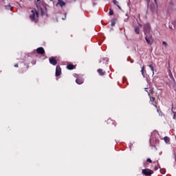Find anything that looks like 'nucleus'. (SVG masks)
Instances as JSON below:
<instances>
[{
  "label": "nucleus",
  "instance_id": "21",
  "mask_svg": "<svg viewBox=\"0 0 176 176\" xmlns=\"http://www.w3.org/2000/svg\"><path fill=\"white\" fill-rule=\"evenodd\" d=\"M144 71H145V66L143 65L142 69H141V72H142V76H144V78H145V74H144Z\"/></svg>",
  "mask_w": 176,
  "mask_h": 176
},
{
  "label": "nucleus",
  "instance_id": "26",
  "mask_svg": "<svg viewBox=\"0 0 176 176\" xmlns=\"http://www.w3.org/2000/svg\"><path fill=\"white\" fill-rule=\"evenodd\" d=\"M40 10H41V15L43 16V14H45V12L43 11V8H40Z\"/></svg>",
  "mask_w": 176,
  "mask_h": 176
},
{
  "label": "nucleus",
  "instance_id": "35",
  "mask_svg": "<svg viewBox=\"0 0 176 176\" xmlns=\"http://www.w3.org/2000/svg\"><path fill=\"white\" fill-rule=\"evenodd\" d=\"M165 173H166V172L161 170V173H162V174H165Z\"/></svg>",
  "mask_w": 176,
  "mask_h": 176
},
{
  "label": "nucleus",
  "instance_id": "38",
  "mask_svg": "<svg viewBox=\"0 0 176 176\" xmlns=\"http://www.w3.org/2000/svg\"><path fill=\"white\" fill-rule=\"evenodd\" d=\"M29 1H32V0H29Z\"/></svg>",
  "mask_w": 176,
  "mask_h": 176
},
{
  "label": "nucleus",
  "instance_id": "2",
  "mask_svg": "<svg viewBox=\"0 0 176 176\" xmlns=\"http://www.w3.org/2000/svg\"><path fill=\"white\" fill-rule=\"evenodd\" d=\"M145 35V41H146V43L148 45V46H152V43L154 42L153 36L152 34H144Z\"/></svg>",
  "mask_w": 176,
  "mask_h": 176
},
{
  "label": "nucleus",
  "instance_id": "29",
  "mask_svg": "<svg viewBox=\"0 0 176 176\" xmlns=\"http://www.w3.org/2000/svg\"><path fill=\"white\" fill-rule=\"evenodd\" d=\"M154 2L155 3L156 6H157V0H154Z\"/></svg>",
  "mask_w": 176,
  "mask_h": 176
},
{
  "label": "nucleus",
  "instance_id": "22",
  "mask_svg": "<svg viewBox=\"0 0 176 176\" xmlns=\"http://www.w3.org/2000/svg\"><path fill=\"white\" fill-rule=\"evenodd\" d=\"M6 10H12V6L10 5H8L5 6Z\"/></svg>",
  "mask_w": 176,
  "mask_h": 176
},
{
  "label": "nucleus",
  "instance_id": "34",
  "mask_svg": "<svg viewBox=\"0 0 176 176\" xmlns=\"http://www.w3.org/2000/svg\"><path fill=\"white\" fill-rule=\"evenodd\" d=\"M165 173H166V172L161 170V173H162V174H165Z\"/></svg>",
  "mask_w": 176,
  "mask_h": 176
},
{
  "label": "nucleus",
  "instance_id": "32",
  "mask_svg": "<svg viewBox=\"0 0 176 176\" xmlns=\"http://www.w3.org/2000/svg\"><path fill=\"white\" fill-rule=\"evenodd\" d=\"M168 74L171 73V69H168Z\"/></svg>",
  "mask_w": 176,
  "mask_h": 176
},
{
  "label": "nucleus",
  "instance_id": "36",
  "mask_svg": "<svg viewBox=\"0 0 176 176\" xmlns=\"http://www.w3.org/2000/svg\"><path fill=\"white\" fill-rule=\"evenodd\" d=\"M66 17H67V16H65V18H63L62 19H63V20H65Z\"/></svg>",
  "mask_w": 176,
  "mask_h": 176
},
{
  "label": "nucleus",
  "instance_id": "10",
  "mask_svg": "<svg viewBox=\"0 0 176 176\" xmlns=\"http://www.w3.org/2000/svg\"><path fill=\"white\" fill-rule=\"evenodd\" d=\"M57 5H59L60 8H63V6H65V2L63 1V0H58L56 6Z\"/></svg>",
  "mask_w": 176,
  "mask_h": 176
},
{
  "label": "nucleus",
  "instance_id": "12",
  "mask_svg": "<svg viewBox=\"0 0 176 176\" xmlns=\"http://www.w3.org/2000/svg\"><path fill=\"white\" fill-rule=\"evenodd\" d=\"M67 69H69V70L75 69V65L72 64H69L67 65Z\"/></svg>",
  "mask_w": 176,
  "mask_h": 176
},
{
  "label": "nucleus",
  "instance_id": "11",
  "mask_svg": "<svg viewBox=\"0 0 176 176\" xmlns=\"http://www.w3.org/2000/svg\"><path fill=\"white\" fill-rule=\"evenodd\" d=\"M145 91H147L148 96H150V101H151V102H154L155 100V97L151 96V94L148 92V89L145 88Z\"/></svg>",
  "mask_w": 176,
  "mask_h": 176
},
{
  "label": "nucleus",
  "instance_id": "7",
  "mask_svg": "<svg viewBox=\"0 0 176 176\" xmlns=\"http://www.w3.org/2000/svg\"><path fill=\"white\" fill-rule=\"evenodd\" d=\"M36 53H37V54L43 55L45 54V49H43V47H38L36 49Z\"/></svg>",
  "mask_w": 176,
  "mask_h": 176
},
{
  "label": "nucleus",
  "instance_id": "17",
  "mask_svg": "<svg viewBox=\"0 0 176 176\" xmlns=\"http://www.w3.org/2000/svg\"><path fill=\"white\" fill-rule=\"evenodd\" d=\"M171 111H172L173 113H174L173 119H175V112H174V103H173V102L171 104Z\"/></svg>",
  "mask_w": 176,
  "mask_h": 176
},
{
  "label": "nucleus",
  "instance_id": "9",
  "mask_svg": "<svg viewBox=\"0 0 176 176\" xmlns=\"http://www.w3.org/2000/svg\"><path fill=\"white\" fill-rule=\"evenodd\" d=\"M107 124H112L113 126H116V122L112 120L111 119L107 120Z\"/></svg>",
  "mask_w": 176,
  "mask_h": 176
},
{
  "label": "nucleus",
  "instance_id": "6",
  "mask_svg": "<svg viewBox=\"0 0 176 176\" xmlns=\"http://www.w3.org/2000/svg\"><path fill=\"white\" fill-rule=\"evenodd\" d=\"M56 76H60L61 75V67L60 65H57L56 67Z\"/></svg>",
  "mask_w": 176,
  "mask_h": 176
},
{
  "label": "nucleus",
  "instance_id": "16",
  "mask_svg": "<svg viewBox=\"0 0 176 176\" xmlns=\"http://www.w3.org/2000/svg\"><path fill=\"white\" fill-rule=\"evenodd\" d=\"M164 141L166 142V144H170V138L165 136L164 138Z\"/></svg>",
  "mask_w": 176,
  "mask_h": 176
},
{
  "label": "nucleus",
  "instance_id": "30",
  "mask_svg": "<svg viewBox=\"0 0 176 176\" xmlns=\"http://www.w3.org/2000/svg\"><path fill=\"white\" fill-rule=\"evenodd\" d=\"M147 5L149 6V2H151V0H146Z\"/></svg>",
  "mask_w": 176,
  "mask_h": 176
},
{
  "label": "nucleus",
  "instance_id": "37",
  "mask_svg": "<svg viewBox=\"0 0 176 176\" xmlns=\"http://www.w3.org/2000/svg\"><path fill=\"white\" fill-rule=\"evenodd\" d=\"M155 170H157V167H155Z\"/></svg>",
  "mask_w": 176,
  "mask_h": 176
},
{
  "label": "nucleus",
  "instance_id": "25",
  "mask_svg": "<svg viewBox=\"0 0 176 176\" xmlns=\"http://www.w3.org/2000/svg\"><path fill=\"white\" fill-rule=\"evenodd\" d=\"M109 15L110 16H113V10H109Z\"/></svg>",
  "mask_w": 176,
  "mask_h": 176
},
{
  "label": "nucleus",
  "instance_id": "5",
  "mask_svg": "<svg viewBox=\"0 0 176 176\" xmlns=\"http://www.w3.org/2000/svg\"><path fill=\"white\" fill-rule=\"evenodd\" d=\"M50 64H52V65H57V60H56V58L54 56L50 57L49 58Z\"/></svg>",
  "mask_w": 176,
  "mask_h": 176
},
{
  "label": "nucleus",
  "instance_id": "1",
  "mask_svg": "<svg viewBox=\"0 0 176 176\" xmlns=\"http://www.w3.org/2000/svg\"><path fill=\"white\" fill-rule=\"evenodd\" d=\"M30 19L33 23H38V21L39 20V12H38L36 10L32 9L31 10V14H30Z\"/></svg>",
  "mask_w": 176,
  "mask_h": 176
},
{
  "label": "nucleus",
  "instance_id": "24",
  "mask_svg": "<svg viewBox=\"0 0 176 176\" xmlns=\"http://www.w3.org/2000/svg\"><path fill=\"white\" fill-rule=\"evenodd\" d=\"M116 23V22L115 21V19H112V20H111V27H114Z\"/></svg>",
  "mask_w": 176,
  "mask_h": 176
},
{
  "label": "nucleus",
  "instance_id": "15",
  "mask_svg": "<svg viewBox=\"0 0 176 176\" xmlns=\"http://www.w3.org/2000/svg\"><path fill=\"white\" fill-rule=\"evenodd\" d=\"M140 26H137L135 28L134 31H135V34H137V35H140Z\"/></svg>",
  "mask_w": 176,
  "mask_h": 176
},
{
  "label": "nucleus",
  "instance_id": "8",
  "mask_svg": "<svg viewBox=\"0 0 176 176\" xmlns=\"http://www.w3.org/2000/svg\"><path fill=\"white\" fill-rule=\"evenodd\" d=\"M97 72L101 76H104L107 74L104 71L102 70V69H98L97 70Z\"/></svg>",
  "mask_w": 176,
  "mask_h": 176
},
{
  "label": "nucleus",
  "instance_id": "27",
  "mask_svg": "<svg viewBox=\"0 0 176 176\" xmlns=\"http://www.w3.org/2000/svg\"><path fill=\"white\" fill-rule=\"evenodd\" d=\"M162 45H164L165 47H167V46H168V44H167V43H166V41H163Z\"/></svg>",
  "mask_w": 176,
  "mask_h": 176
},
{
  "label": "nucleus",
  "instance_id": "4",
  "mask_svg": "<svg viewBox=\"0 0 176 176\" xmlns=\"http://www.w3.org/2000/svg\"><path fill=\"white\" fill-rule=\"evenodd\" d=\"M142 174H143V175H152V174H153V170L149 168L143 169L142 170Z\"/></svg>",
  "mask_w": 176,
  "mask_h": 176
},
{
  "label": "nucleus",
  "instance_id": "28",
  "mask_svg": "<svg viewBox=\"0 0 176 176\" xmlns=\"http://www.w3.org/2000/svg\"><path fill=\"white\" fill-rule=\"evenodd\" d=\"M146 162H147L148 163H152V160H151V158H148V159L146 160Z\"/></svg>",
  "mask_w": 176,
  "mask_h": 176
},
{
  "label": "nucleus",
  "instance_id": "13",
  "mask_svg": "<svg viewBox=\"0 0 176 176\" xmlns=\"http://www.w3.org/2000/svg\"><path fill=\"white\" fill-rule=\"evenodd\" d=\"M153 105H154V107H155L157 113H159V115H162V111L160 110V107H157V105L153 103Z\"/></svg>",
  "mask_w": 176,
  "mask_h": 176
},
{
  "label": "nucleus",
  "instance_id": "14",
  "mask_svg": "<svg viewBox=\"0 0 176 176\" xmlns=\"http://www.w3.org/2000/svg\"><path fill=\"white\" fill-rule=\"evenodd\" d=\"M113 3H114V5H116V6L118 8V9H122L120 6H119V2L118 1L113 0Z\"/></svg>",
  "mask_w": 176,
  "mask_h": 176
},
{
  "label": "nucleus",
  "instance_id": "23",
  "mask_svg": "<svg viewBox=\"0 0 176 176\" xmlns=\"http://www.w3.org/2000/svg\"><path fill=\"white\" fill-rule=\"evenodd\" d=\"M169 75V78H170V79L174 80V76H173V72L168 73Z\"/></svg>",
  "mask_w": 176,
  "mask_h": 176
},
{
  "label": "nucleus",
  "instance_id": "3",
  "mask_svg": "<svg viewBox=\"0 0 176 176\" xmlns=\"http://www.w3.org/2000/svg\"><path fill=\"white\" fill-rule=\"evenodd\" d=\"M143 31L144 32V35L149 34L151 32V25L149 23H146L144 25Z\"/></svg>",
  "mask_w": 176,
  "mask_h": 176
},
{
  "label": "nucleus",
  "instance_id": "18",
  "mask_svg": "<svg viewBox=\"0 0 176 176\" xmlns=\"http://www.w3.org/2000/svg\"><path fill=\"white\" fill-rule=\"evenodd\" d=\"M39 2H41V0H36V1H34V5L36 6V7L37 8V9H39Z\"/></svg>",
  "mask_w": 176,
  "mask_h": 176
},
{
  "label": "nucleus",
  "instance_id": "20",
  "mask_svg": "<svg viewBox=\"0 0 176 176\" xmlns=\"http://www.w3.org/2000/svg\"><path fill=\"white\" fill-rule=\"evenodd\" d=\"M149 68L152 71L153 76L155 75V69L153 68V66L152 65H149Z\"/></svg>",
  "mask_w": 176,
  "mask_h": 176
},
{
  "label": "nucleus",
  "instance_id": "31",
  "mask_svg": "<svg viewBox=\"0 0 176 176\" xmlns=\"http://www.w3.org/2000/svg\"><path fill=\"white\" fill-rule=\"evenodd\" d=\"M14 67H15V68H19V65L16 64V65H14Z\"/></svg>",
  "mask_w": 176,
  "mask_h": 176
},
{
  "label": "nucleus",
  "instance_id": "19",
  "mask_svg": "<svg viewBox=\"0 0 176 176\" xmlns=\"http://www.w3.org/2000/svg\"><path fill=\"white\" fill-rule=\"evenodd\" d=\"M76 83H77V85H82V83H83V80H80L79 78H77L76 80Z\"/></svg>",
  "mask_w": 176,
  "mask_h": 176
},
{
  "label": "nucleus",
  "instance_id": "33",
  "mask_svg": "<svg viewBox=\"0 0 176 176\" xmlns=\"http://www.w3.org/2000/svg\"><path fill=\"white\" fill-rule=\"evenodd\" d=\"M138 27H140V28H141V27H142V24H140V23H139Z\"/></svg>",
  "mask_w": 176,
  "mask_h": 176
}]
</instances>
